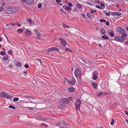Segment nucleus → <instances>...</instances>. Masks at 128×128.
<instances>
[{
  "instance_id": "nucleus-55",
  "label": "nucleus",
  "mask_w": 128,
  "mask_h": 128,
  "mask_svg": "<svg viewBox=\"0 0 128 128\" xmlns=\"http://www.w3.org/2000/svg\"><path fill=\"white\" fill-rule=\"evenodd\" d=\"M124 112L125 114L128 116V112L126 110H125Z\"/></svg>"
},
{
  "instance_id": "nucleus-20",
  "label": "nucleus",
  "mask_w": 128,
  "mask_h": 128,
  "mask_svg": "<svg viewBox=\"0 0 128 128\" xmlns=\"http://www.w3.org/2000/svg\"><path fill=\"white\" fill-rule=\"evenodd\" d=\"M100 33L102 34H106L105 31L103 29H102L100 30Z\"/></svg>"
},
{
  "instance_id": "nucleus-43",
  "label": "nucleus",
  "mask_w": 128,
  "mask_h": 128,
  "mask_svg": "<svg viewBox=\"0 0 128 128\" xmlns=\"http://www.w3.org/2000/svg\"><path fill=\"white\" fill-rule=\"evenodd\" d=\"M86 15L88 18H90V13H87L86 14Z\"/></svg>"
},
{
  "instance_id": "nucleus-42",
  "label": "nucleus",
  "mask_w": 128,
  "mask_h": 128,
  "mask_svg": "<svg viewBox=\"0 0 128 128\" xmlns=\"http://www.w3.org/2000/svg\"><path fill=\"white\" fill-rule=\"evenodd\" d=\"M114 122V119L112 118V122H110V124L111 125H112Z\"/></svg>"
},
{
  "instance_id": "nucleus-29",
  "label": "nucleus",
  "mask_w": 128,
  "mask_h": 128,
  "mask_svg": "<svg viewBox=\"0 0 128 128\" xmlns=\"http://www.w3.org/2000/svg\"><path fill=\"white\" fill-rule=\"evenodd\" d=\"M53 48L52 47L49 48L48 50V52H52L53 51Z\"/></svg>"
},
{
  "instance_id": "nucleus-45",
  "label": "nucleus",
  "mask_w": 128,
  "mask_h": 128,
  "mask_svg": "<svg viewBox=\"0 0 128 128\" xmlns=\"http://www.w3.org/2000/svg\"><path fill=\"white\" fill-rule=\"evenodd\" d=\"M4 10L2 6H1L0 7V12H2Z\"/></svg>"
},
{
  "instance_id": "nucleus-30",
  "label": "nucleus",
  "mask_w": 128,
  "mask_h": 128,
  "mask_svg": "<svg viewBox=\"0 0 128 128\" xmlns=\"http://www.w3.org/2000/svg\"><path fill=\"white\" fill-rule=\"evenodd\" d=\"M109 34L110 36H113L114 35V33L112 32H110Z\"/></svg>"
},
{
  "instance_id": "nucleus-53",
  "label": "nucleus",
  "mask_w": 128,
  "mask_h": 128,
  "mask_svg": "<svg viewBox=\"0 0 128 128\" xmlns=\"http://www.w3.org/2000/svg\"><path fill=\"white\" fill-rule=\"evenodd\" d=\"M36 60L37 61H39L40 62V64H42V62L41 60L39 59H36Z\"/></svg>"
},
{
  "instance_id": "nucleus-17",
  "label": "nucleus",
  "mask_w": 128,
  "mask_h": 128,
  "mask_svg": "<svg viewBox=\"0 0 128 128\" xmlns=\"http://www.w3.org/2000/svg\"><path fill=\"white\" fill-rule=\"evenodd\" d=\"M92 86L95 88H96L98 87V85L95 82H93L92 84Z\"/></svg>"
},
{
  "instance_id": "nucleus-16",
  "label": "nucleus",
  "mask_w": 128,
  "mask_h": 128,
  "mask_svg": "<svg viewBox=\"0 0 128 128\" xmlns=\"http://www.w3.org/2000/svg\"><path fill=\"white\" fill-rule=\"evenodd\" d=\"M69 91L70 92H74V88L73 87H71L68 88Z\"/></svg>"
},
{
  "instance_id": "nucleus-7",
  "label": "nucleus",
  "mask_w": 128,
  "mask_h": 128,
  "mask_svg": "<svg viewBox=\"0 0 128 128\" xmlns=\"http://www.w3.org/2000/svg\"><path fill=\"white\" fill-rule=\"evenodd\" d=\"M59 39L61 41V44L64 47L66 46V45L67 44V43L66 40L62 38H59Z\"/></svg>"
},
{
  "instance_id": "nucleus-26",
  "label": "nucleus",
  "mask_w": 128,
  "mask_h": 128,
  "mask_svg": "<svg viewBox=\"0 0 128 128\" xmlns=\"http://www.w3.org/2000/svg\"><path fill=\"white\" fill-rule=\"evenodd\" d=\"M16 65L18 67H20L22 66V63L20 62H18L17 64H16Z\"/></svg>"
},
{
  "instance_id": "nucleus-6",
  "label": "nucleus",
  "mask_w": 128,
  "mask_h": 128,
  "mask_svg": "<svg viewBox=\"0 0 128 128\" xmlns=\"http://www.w3.org/2000/svg\"><path fill=\"white\" fill-rule=\"evenodd\" d=\"M116 31L118 33L121 34L125 33V30L120 27H118L116 28Z\"/></svg>"
},
{
  "instance_id": "nucleus-62",
  "label": "nucleus",
  "mask_w": 128,
  "mask_h": 128,
  "mask_svg": "<svg viewBox=\"0 0 128 128\" xmlns=\"http://www.w3.org/2000/svg\"><path fill=\"white\" fill-rule=\"evenodd\" d=\"M82 15L84 17H85L86 16V15L84 14H82Z\"/></svg>"
},
{
  "instance_id": "nucleus-25",
  "label": "nucleus",
  "mask_w": 128,
  "mask_h": 128,
  "mask_svg": "<svg viewBox=\"0 0 128 128\" xmlns=\"http://www.w3.org/2000/svg\"><path fill=\"white\" fill-rule=\"evenodd\" d=\"M116 15L117 16H120L122 14V13L118 12H116Z\"/></svg>"
},
{
  "instance_id": "nucleus-28",
  "label": "nucleus",
  "mask_w": 128,
  "mask_h": 128,
  "mask_svg": "<svg viewBox=\"0 0 128 128\" xmlns=\"http://www.w3.org/2000/svg\"><path fill=\"white\" fill-rule=\"evenodd\" d=\"M18 100L19 98H15L13 99V100L14 102L17 101Z\"/></svg>"
},
{
  "instance_id": "nucleus-10",
  "label": "nucleus",
  "mask_w": 128,
  "mask_h": 128,
  "mask_svg": "<svg viewBox=\"0 0 128 128\" xmlns=\"http://www.w3.org/2000/svg\"><path fill=\"white\" fill-rule=\"evenodd\" d=\"M25 30V35L29 37L30 35L32 34V33L31 32V31L30 30H29L27 29H26Z\"/></svg>"
},
{
  "instance_id": "nucleus-51",
  "label": "nucleus",
  "mask_w": 128,
  "mask_h": 128,
  "mask_svg": "<svg viewBox=\"0 0 128 128\" xmlns=\"http://www.w3.org/2000/svg\"><path fill=\"white\" fill-rule=\"evenodd\" d=\"M106 24L107 26H109V22L108 21L106 22Z\"/></svg>"
},
{
  "instance_id": "nucleus-15",
  "label": "nucleus",
  "mask_w": 128,
  "mask_h": 128,
  "mask_svg": "<svg viewBox=\"0 0 128 128\" xmlns=\"http://www.w3.org/2000/svg\"><path fill=\"white\" fill-rule=\"evenodd\" d=\"M38 119L40 120H45L46 118L42 116H38Z\"/></svg>"
},
{
  "instance_id": "nucleus-24",
  "label": "nucleus",
  "mask_w": 128,
  "mask_h": 128,
  "mask_svg": "<svg viewBox=\"0 0 128 128\" xmlns=\"http://www.w3.org/2000/svg\"><path fill=\"white\" fill-rule=\"evenodd\" d=\"M104 94V92H99L98 93V94H97V96L98 97Z\"/></svg>"
},
{
  "instance_id": "nucleus-21",
  "label": "nucleus",
  "mask_w": 128,
  "mask_h": 128,
  "mask_svg": "<svg viewBox=\"0 0 128 128\" xmlns=\"http://www.w3.org/2000/svg\"><path fill=\"white\" fill-rule=\"evenodd\" d=\"M102 38H103L105 40H107L108 39V38L107 37L106 35H104L103 36H102Z\"/></svg>"
},
{
  "instance_id": "nucleus-36",
  "label": "nucleus",
  "mask_w": 128,
  "mask_h": 128,
  "mask_svg": "<svg viewBox=\"0 0 128 128\" xmlns=\"http://www.w3.org/2000/svg\"><path fill=\"white\" fill-rule=\"evenodd\" d=\"M100 6L101 7H105V5L102 2H101L100 3Z\"/></svg>"
},
{
  "instance_id": "nucleus-54",
  "label": "nucleus",
  "mask_w": 128,
  "mask_h": 128,
  "mask_svg": "<svg viewBox=\"0 0 128 128\" xmlns=\"http://www.w3.org/2000/svg\"><path fill=\"white\" fill-rule=\"evenodd\" d=\"M65 50L66 51H69V50H70V49L68 48H65Z\"/></svg>"
},
{
  "instance_id": "nucleus-18",
  "label": "nucleus",
  "mask_w": 128,
  "mask_h": 128,
  "mask_svg": "<svg viewBox=\"0 0 128 128\" xmlns=\"http://www.w3.org/2000/svg\"><path fill=\"white\" fill-rule=\"evenodd\" d=\"M8 57L7 55H6L5 56L2 58L3 60H8Z\"/></svg>"
},
{
  "instance_id": "nucleus-38",
  "label": "nucleus",
  "mask_w": 128,
  "mask_h": 128,
  "mask_svg": "<svg viewBox=\"0 0 128 128\" xmlns=\"http://www.w3.org/2000/svg\"><path fill=\"white\" fill-rule=\"evenodd\" d=\"M105 14L107 16H109L110 14V12H109L108 13L105 12Z\"/></svg>"
},
{
  "instance_id": "nucleus-58",
  "label": "nucleus",
  "mask_w": 128,
  "mask_h": 128,
  "mask_svg": "<svg viewBox=\"0 0 128 128\" xmlns=\"http://www.w3.org/2000/svg\"><path fill=\"white\" fill-rule=\"evenodd\" d=\"M12 65L11 64H10L9 65V67L10 68H12Z\"/></svg>"
},
{
  "instance_id": "nucleus-46",
  "label": "nucleus",
  "mask_w": 128,
  "mask_h": 128,
  "mask_svg": "<svg viewBox=\"0 0 128 128\" xmlns=\"http://www.w3.org/2000/svg\"><path fill=\"white\" fill-rule=\"evenodd\" d=\"M62 25L63 27L64 28H66L67 27V26L64 23H62Z\"/></svg>"
},
{
  "instance_id": "nucleus-57",
  "label": "nucleus",
  "mask_w": 128,
  "mask_h": 128,
  "mask_svg": "<svg viewBox=\"0 0 128 128\" xmlns=\"http://www.w3.org/2000/svg\"><path fill=\"white\" fill-rule=\"evenodd\" d=\"M56 124L57 125H60L61 124V122H59L58 123Z\"/></svg>"
},
{
  "instance_id": "nucleus-34",
  "label": "nucleus",
  "mask_w": 128,
  "mask_h": 128,
  "mask_svg": "<svg viewBox=\"0 0 128 128\" xmlns=\"http://www.w3.org/2000/svg\"><path fill=\"white\" fill-rule=\"evenodd\" d=\"M45 126V127H46L47 126L44 123H42L40 124V126L42 127H43L44 126Z\"/></svg>"
},
{
  "instance_id": "nucleus-61",
  "label": "nucleus",
  "mask_w": 128,
  "mask_h": 128,
  "mask_svg": "<svg viewBox=\"0 0 128 128\" xmlns=\"http://www.w3.org/2000/svg\"><path fill=\"white\" fill-rule=\"evenodd\" d=\"M5 5V3H4L2 4V6H2V7L4 6Z\"/></svg>"
},
{
  "instance_id": "nucleus-41",
  "label": "nucleus",
  "mask_w": 128,
  "mask_h": 128,
  "mask_svg": "<svg viewBox=\"0 0 128 128\" xmlns=\"http://www.w3.org/2000/svg\"><path fill=\"white\" fill-rule=\"evenodd\" d=\"M42 6V4L41 3H39L38 4V7L39 8H40Z\"/></svg>"
},
{
  "instance_id": "nucleus-52",
  "label": "nucleus",
  "mask_w": 128,
  "mask_h": 128,
  "mask_svg": "<svg viewBox=\"0 0 128 128\" xmlns=\"http://www.w3.org/2000/svg\"><path fill=\"white\" fill-rule=\"evenodd\" d=\"M56 1L58 4H59V2H61V0H56Z\"/></svg>"
},
{
  "instance_id": "nucleus-31",
  "label": "nucleus",
  "mask_w": 128,
  "mask_h": 128,
  "mask_svg": "<svg viewBox=\"0 0 128 128\" xmlns=\"http://www.w3.org/2000/svg\"><path fill=\"white\" fill-rule=\"evenodd\" d=\"M72 82L73 84H75L76 82V80L74 78H73L72 79Z\"/></svg>"
},
{
  "instance_id": "nucleus-1",
  "label": "nucleus",
  "mask_w": 128,
  "mask_h": 128,
  "mask_svg": "<svg viewBox=\"0 0 128 128\" xmlns=\"http://www.w3.org/2000/svg\"><path fill=\"white\" fill-rule=\"evenodd\" d=\"M16 11L14 8L12 6H7L5 9V12L8 14H12Z\"/></svg>"
},
{
  "instance_id": "nucleus-22",
  "label": "nucleus",
  "mask_w": 128,
  "mask_h": 128,
  "mask_svg": "<svg viewBox=\"0 0 128 128\" xmlns=\"http://www.w3.org/2000/svg\"><path fill=\"white\" fill-rule=\"evenodd\" d=\"M65 9L67 10L68 11H70V10L71 9V8L68 6H66L65 7V8H64Z\"/></svg>"
},
{
  "instance_id": "nucleus-14",
  "label": "nucleus",
  "mask_w": 128,
  "mask_h": 128,
  "mask_svg": "<svg viewBox=\"0 0 128 128\" xmlns=\"http://www.w3.org/2000/svg\"><path fill=\"white\" fill-rule=\"evenodd\" d=\"M35 34L36 35L38 36L39 38H41V36L40 34V33L37 30H35Z\"/></svg>"
},
{
  "instance_id": "nucleus-35",
  "label": "nucleus",
  "mask_w": 128,
  "mask_h": 128,
  "mask_svg": "<svg viewBox=\"0 0 128 128\" xmlns=\"http://www.w3.org/2000/svg\"><path fill=\"white\" fill-rule=\"evenodd\" d=\"M53 50H56L57 51H59V49L57 48H55V47H53Z\"/></svg>"
},
{
  "instance_id": "nucleus-63",
  "label": "nucleus",
  "mask_w": 128,
  "mask_h": 128,
  "mask_svg": "<svg viewBox=\"0 0 128 128\" xmlns=\"http://www.w3.org/2000/svg\"><path fill=\"white\" fill-rule=\"evenodd\" d=\"M90 13L93 14L94 13V11L92 10H91L90 11Z\"/></svg>"
},
{
  "instance_id": "nucleus-33",
  "label": "nucleus",
  "mask_w": 128,
  "mask_h": 128,
  "mask_svg": "<svg viewBox=\"0 0 128 128\" xmlns=\"http://www.w3.org/2000/svg\"><path fill=\"white\" fill-rule=\"evenodd\" d=\"M78 75L79 78H80L82 75V72H79L78 73Z\"/></svg>"
},
{
  "instance_id": "nucleus-4",
  "label": "nucleus",
  "mask_w": 128,
  "mask_h": 128,
  "mask_svg": "<svg viewBox=\"0 0 128 128\" xmlns=\"http://www.w3.org/2000/svg\"><path fill=\"white\" fill-rule=\"evenodd\" d=\"M0 96L1 97H4L8 98H10L11 96L7 93L4 92H0Z\"/></svg>"
},
{
  "instance_id": "nucleus-56",
  "label": "nucleus",
  "mask_w": 128,
  "mask_h": 128,
  "mask_svg": "<svg viewBox=\"0 0 128 128\" xmlns=\"http://www.w3.org/2000/svg\"><path fill=\"white\" fill-rule=\"evenodd\" d=\"M28 109L30 110H33V108H32L31 107H28Z\"/></svg>"
},
{
  "instance_id": "nucleus-40",
  "label": "nucleus",
  "mask_w": 128,
  "mask_h": 128,
  "mask_svg": "<svg viewBox=\"0 0 128 128\" xmlns=\"http://www.w3.org/2000/svg\"><path fill=\"white\" fill-rule=\"evenodd\" d=\"M100 21L101 22H106V20L104 19H102L100 20Z\"/></svg>"
},
{
  "instance_id": "nucleus-48",
  "label": "nucleus",
  "mask_w": 128,
  "mask_h": 128,
  "mask_svg": "<svg viewBox=\"0 0 128 128\" xmlns=\"http://www.w3.org/2000/svg\"><path fill=\"white\" fill-rule=\"evenodd\" d=\"M116 12H112L111 13L112 15V16L116 15Z\"/></svg>"
},
{
  "instance_id": "nucleus-64",
  "label": "nucleus",
  "mask_w": 128,
  "mask_h": 128,
  "mask_svg": "<svg viewBox=\"0 0 128 128\" xmlns=\"http://www.w3.org/2000/svg\"><path fill=\"white\" fill-rule=\"evenodd\" d=\"M96 2H97L98 4H99L100 3V2L99 1H96Z\"/></svg>"
},
{
  "instance_id": "nucleus-13",
  "label": "nucleus",
  "mask_w": 128,
  "mask_h": 128,
  "mask_svg": "<svg viewBox=\"0 0 128 128\" xmlns=\"http://www.w3.org/2000/svg\"><path fill=\"white\" fill-rule=\"evenodd\" d=\"M58 108L60 109H63L65 107V106L64 105L59 104L58 106Z\"/></svg>"
},
{
  "instance_id": "nucleus-19",
  "label": "nucleus",
  "mask_w": 128,
  "mask_h": 128,
  "mask_svg": "<svg viewBox=\"0 0 128 128\" xmlns=\"http://www.w3.org/2000/svg\"><path fill=\"white\" fill-rule=\"evenodd\" d=\"M76 7L78 8L82 9V6L79 4H78L76 5Z\"/></svg>"
},
{
  "instance_id": "nucleus-49",
  "label": "nucleus",
  "mask_w": 128,
  "mask_h": 128,
  "mask_svg": "<svg viewBox=\"0 0 128 128\" xmlns=\"http://www.w3.org/2000/svg\"><path fill=\"white\" fill-rule=\"evenodd\" d=\"M85 3L86 4H88V5H90L91 6H92V4H91L89 2H85Z\"/></svg>"
},
{
  "instance_id": "nucleus-47",
  "label": "nucleus",
  "mask_w": 128,
  "mask_h": 128,
  "mask_svg": "<svg viewBox=\"0 0 128 128\" xmlns=\"http://www.w3.org/2000/svg\"><path fill=\"white\" fill-rule=\"evenodd\" d=\"M24 67L26 68H28L29 67V65L28 64H26L25 65Z\"/></svg>"
},
{
  "instance_id": "nucleus-12",
  "label": "nucleus",
  "mask_w": 128,
  "mask_h": 128,
  "mask_svg": "<svg viewBox=\"0 0 128 128\" xmlns=\"http://www.w3.org/2000/svg\"><path fill=\"white\" fill-rule=\"evenodd\" d=\"M27 20L28 22L31 25H33L34 24V20L32 21L31 18H29Z\"/></svg>"
},
{
  "instance_id": "nucleus-5",
  "label": "nucleus",
  "mask_w": 128,
  "mask_h": 128,
  "mask_svg": "<svg viewBox=\"0 0 128 128\" xmlns=\"http://www.w3.org/2000/svg\"><path fill=\"white\" fill-rule=\"evenodd\" d=\"M80 102L79 99H77L75 103V108L76 110H80Z\"/></svg>"
},
{
  "instance_id": "nucleus-37",
  "label": "nucleus",
  "mask_w": 128,
  "mask_h": 128,
  "mask_svg": "<svg viewBox=\"0 0 128 128\" xmlns=\"http://www.w3.org/2000/svg\"><path fill=\"white\" fill-rule=\"evenodd\" d=\"M68 82L69 84H71L72 85H74V84H73L72 82L70 80H68Z\"/></svg>"
},
{
  "instance_id": "nucleus-59",
  "label": "nucleus",
  "mask_w": 128,
  "mask_h": 128,
  "mask_svg": "<svg viewBox=\"0 0 128 128\" xmlns=\"http://www.w3.org/2000/svg\"><path fill=\"white\" fill-rule=\"evenodd\" d=\"M10 24L11 25H12L13 26H14L15 25V23H10Z\"/></svg>"
},
{
  "instance_id": "nucleus-23",
  "label": "nucleus",
  "mask_w": 128,
  "mask_h": 128,
  "mask_svg": "<svg viewBox=\"0 0 128 128\" xmlns=\"http://www.w3.org/2000/svg\"><path fill=\"white\" fill-rule=\"evenodd\" d=\"M23 30L21 28L17 30V32L19 33H22L23 32Z\"/></svg>"
},
{
  "instance_id": "nucleus-27",
  "label": "nucleus",
  "mask_w": 128,
  "mask_h": 128,
  "mask_svg": "<svg viewBox=\"0 0 128 128\" xmlns=\"http://www.w3.org/2000/svg\"><path fill=\"white\" fill-rule=\"evenodd\" d=\"M0 54L1 55H6V52L4 51H2L0 52Z\"/></svg>"
},
{
  "instance_id": "nucleus-39",
  "label": "nucleus",
  "mask_w": 128,
  "mask_h": 128,
  "mask_svg": "<svg viewBox=\"0 0 128 128\" xmlns=\"http://www.w3.org/2000/svg\"><path fill=\"white\" fill-rule=\"evenodd\" d=\"M13 52L11 50H9L8 51V53L10 54H12Z\"/></svg>"
},
{
  "instance_id": "nucleus-50",
  "label": "nucleus",
  "mask_w": 128,
  "mask_h": 128,
  "mask_svg": "<svg viewBox=\"0 0 128 128\" xmlns=\"http://www.w3.org/2000/svg\"><path fill=\"white\" fill-rule=\"evenodd\" d=\"M96 7L97 8H98L99 9H102V8L101 7H100V6H96Z\"/></svg>"
},
{
  "instance_id": "nucleus-11",
  "label": "nucleus",
  "mask_w": 128,
  "mask_h": 128,
  "mask_svg": "<svg viewBox=\"0 0 128 128\" xmlns=\"http://www.w3.org/2000/svg\"><path fill=\"white\" fill-rule=\"evenodd\" d=\"M80 69L79 68L76 69L74 71V75L76 78L78 77V72H79Z\"/></svg>"
},
{
  "instance_id": "nucleus-3",
  "label": "nucleus",
  "mask_w": 128,
  "mask_h": 128,
  "mask_svg": "<svg viewBox=\"0 0 128 128\" xmlns=\"http://www.w3.org/2000/svg\"><path fill=\"white\" fill-rule=\"evenodd\" d=\"M72 97H69L67 98H62L60 99V101L62 103L66 104L70 102L72 100Z\"/></svg>"
},
{
  "instance_id": "nucleus-60",
  "label": "nucleus",
  "mask_w": 128,
  "mask_h": 128,
  "mask_svg": "<svg viewBox=\"0 0 128 128\" xmlns=\"http://www.w3.org/2000/svg\"><path fill=\"white\" fill-rule=\"evenodd\" d=\"M125 44H128V40H127L125 42Z\"/></svg>"
},
{
  "instance_id": "nucleus-44",
  "label": "nucleus",
  "mask_w": 128,
  "mask_h": 128,
  "mask_svg": "<svg viewBox=\"0 0 128 128\" xmlns=\"http://www.w3.org/2000/svg\"><path fill=\"white\" fill-rule=\"evenodd\" d=\"M68 5L70 7L72 6H73V4L70 2L68 3Z\"/></svg>"
},
{
  "instance_id": "nucleus-9",
  "label": "nucleus",
  "mask_w": 128,
  "mask_h": 128,
  "mask_svg": "<svg viewBox=\"0 0 128 128\" xmlns=\"http://www.w3.org/2000/svg\"><path fill=\"white\" fill-rule=\"evenodd\" d=\"M93 78L92 79L94 80H96L98 78V71H94L92 74Z\"/></svg>"
},
{
  "instance_id": "nucleus-2",
  "label": "nucleus",
  "mask_w": 128,
  "mask_h": 128,
  "mask_svg": "<svg viewBox=\"0 0 128 128\" xmlns=\"http://www.w3.org/2000/svg\"><path fill=\"white\" fill-rule=\"evenodd\" d=\"M127 34L126 33L122 34L121 36H116L114 39L116 40L119 42H122L124 40V38L126 37Z\"/></svg>"
},
{
  "instance_id": "nucleus-32",
  "label": "nucleus",
  "mask_w": 128,
  "mask_h": 128,
  "mask_svg": "<svg viewBox=\"0 0 128 128\" xmlns=\"http://www.w3.org/2000/svg\"><path fill=\"white\" fill-rule=\"evenodd\" d=\"M9 107L13 109H15L16 108L15 107L12 105H10Z\"/></svg>"
},
{
  "instance_id": "nucleus-8",
  "label": "nucleus",
  "mask_w": 128,
  "mask_h": 128,
  "mask_svg": "<svg viewBox=\"0 0 128 128\" xmlns=\"http://www.w3.org/2000/svg\"><path fill=\"white\" fill-rule=\"evenodd\" d=\"M22 2L23 3L25 2L28 5H29L33 4L34 1L33 0H23Z\"/></svg>"
}]
</instances>
